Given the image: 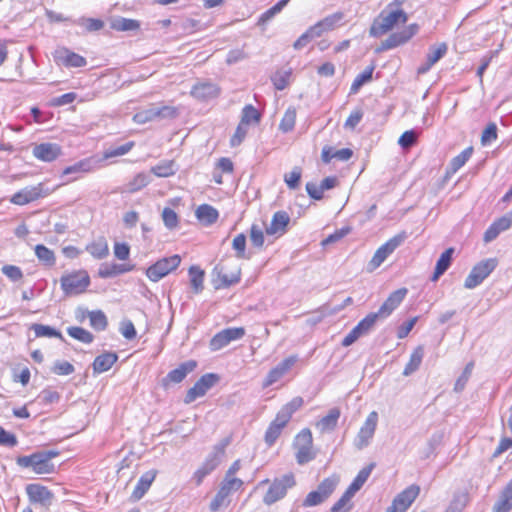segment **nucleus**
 I'll use <instances>...</instances> for the list:
<instances>
[{"instance_id": "obj_1", "label": "nucleus", "mask_w": 512, "mask_h": 512, "mask_svg": "<svg viewBox=\"0 0 512 512\" xmlns=\"http://www.w3.org/2000/svg\"><path fill=\"white\" fill-rule=\"evenodd\" d=\"M408 18V14L403 8V0H393L387 4L373 20L369 29V34L372 37H380L391 32L376 49L377 52L405 45L419 32L417 23L406 25Z\"/></svg>"}, {"instance_id": "obj_2", "label": "nucleus", "mask_w": 512, "mask_h": 512, "mask_svg": "<svg viewBox=\"0 0 512 512\" xmlns=\"http://www.w3.org/2000/svg\"><path fill=\"white\" fill-rule=\"evenodd\" d=\"M303 405L304 399L301 396H295L281 406L264 433V442L268 447L276 443L283 430L291 421L294 413L300 410Z\"/></svg>"}, {"instance_id": "obj_3", "label": "nucleus", "mask_w": 512, "mask_h": 512, "mask_svg": "<svg viewBox=\"0 0 512 512\" xmlns=\"http://www.w3.org/2000/svg\"><path fill=\"white\" fill-rule=\"evenodd\" d=\"M59 455L56 450L39 451L30 455L19 456L16 458V464L21 468H29L37 475L53 474L56 471L52 462Z\"/></svg>"}, {"instance_id": "obj_4", "label": "nucleus", "mask_w": 512, "mask_h": 512, "mask_svg": "<svg viewBox=\"0 0 512 512\" xmlns=\"http://www.w3.org/2000/svg\"><path fill=\"white\" fill-rule=\"evenodd\" d=\"M296 477L293 472H288L273 480L268 478L260 481L259 486L267 485V490L263 495L262 501L270 506L286 497L288 490L296 486Z\"/></svg>"}, {"instance_id": "obj_5", "label": "nucleus", "mask_w": 512, "mask_h": 512, "mask_svg": "<svg viewBox=\"0 0 512 512\" xmlns=\"http://www.w3.org/2000/svg\"><path fill=\"white\" fill-rule=\"evenodd\" d=\"M59 282L63 294L71 297L86 293L91 285V278L87 270L76 269L64 272Z\"/></svg>"}, {"instance_id": "obj_6", "label": "nucleus", "mask_w": 512, "mask_h": 512, "mask_svg": "<svg viewBox=\"0 0 512 512\" xmlns=\"http://www.w3.org/2000/svg\"><path fill=\"white\" fill-rule=\"evenodd\" d=\"M244 486L238 485L235 481L222 480L220 485L209 503L210 512H219L230 506L232 503V495L242 491Z\"/></svg>"}, {"instance_id": "obj_7", "label": "nucleus", "mask_w": 512, "mask_h": 512, "mask_svg": "<svg viewBox=\"0 0 512 512\" xmlns=\"http://www.w3.org/2000/svg\"><path fill=\"white\" fill-rule=\"evenodd\" d=\"M497 264L496 258H489L478 262L466 277L464 287L473 289L480 285L495 270Z\"/></svg>"}, {"instance_id": "obj_8", "label": "nucleus", "mask_w": 512, "mask_h": 512, "mask_svg": "<svg viewBox=\"0 0 512 512\" xmlns=\"http://www.w3.org/2000/svg\"><path fill=\"white\" fill-rule=\"evenodd\" d=\"M180 263L181 257L178 254L161 258L147 268L146 276L150 281L157 282L172 271L176 270Z\"/></svg>"}, {"instance_id": "obj_9", "label": "nucleus", "mask_w": 512, "mask_h": 512, "mask_svg": "<svg viewBox=\"0 0 512 512\" xmlns=\"http://www.w3.org/2000/svg\"><path fill=\"white\" fill-rule=\"evenodd\" d=\"M219 287L228 288L241 279V268L230 258L222 260L215 268Z\"/></svg>"}, {"instance_id": "obj_10", "label": "nucleus", "mask_w": 512, "mask_h": 512, "mask_svg": "<svg viewBox=\"0 0 512 512\" xmlns=\"http://www.w3.org/2000/svg\"><path fill=\"white\" fill-rule=\"evenodd\" d=\"M420 494V486L411 484L399 492L385 512H407Z\"/></svg>"}, {"instance_id": "obj_11", "label": "nucleus", "mask_w": 512, "mask_h": 512, "mask_svg": "<svg viewBox=\"0 0 512 512\" xmlns=\"http://www.w3.org/2000/svg\"><path fill=\"white\" fill-rule=\"evenodd\" d=\"M54 189L45 188L43 183L35 186L25 187L12 195L10 202L15 205L23 206L50 195Z\"/></svg>"}, {"instance_id": "obj_12", "label": "nucleus", "mask_w": 512, "mask_h": 512, "mask_svg": "<svg viewBox=\"0 0 512 512\" xmlns=\"http://www.w3.org/2000/svg\"><path fill=\"white\" fill-rule=\"evenodd\" d=\"M219 381V376L214 373L202 375L194 385L186 392L184 402L190 404L203 397Z\"/></svg>"}, {"instance_id": "obj_13", "label": "nucleus", "mask_w": 512, "mask_h": 512, "mask_svg": "<svg viewBox=\"0 0 512 512\" xmlns=\"http://www.w3.org/2000/svg\"><path fill=\"white\" fill-rule=\"evenodd\" d=\"M297 361L298 358L296 355H291L284 358L279 364L272 367L268 371L261 382V387L263 389H267L268 387L280 381L291 370Z\"/></svg>"}, {"instance_id": "obj_14", "label": "nucleus", "mask_w": 512, "mask_h": 512, "mask_svg": "<svg viewBox=\"0 0 512 512\" xmlns=\"http://www.w3.org/2000/svg\"><path fill=\"white\" fill-rule=\"evenodd\" d=\"M25 493L31 504L49 507L54 501V493L45 485L30 483L25 487Z\"/></svg>"}, {"instance_id": "obj_15", "label": "nucleus", "mask_w": 512, "mask_h": 512, "mask_svg": "<svg viewBox=\"0 0 512 512\" xmlns=\"http://www.w3.org/2000/svg\"><path fill=\"white\" fill-rule=\"evenodd\" d=\"M246 331L243 327L226 328L216 333L210 340L209 346L212 351H218L230 342L244 337Z\"/></svg>"}, {"instance_id": "obj_16", "label": "nucleus", "mask_w": 512, "mask_h": 512, "mask_svg": "<svg viewBox=\"0 0 512 512\" xmlns=\"http://www.w3.org/2000/svg\"><path fill=\"white\" fill-rule=\"evenodd\" d=\"M405 232L399 233L381 245L370 260L372 269L379 267L386 258L405 240Z\"/></svg>"}, {"instance_id": "obj_17", "label": "nucleus", "mask_w": 512, "mask_h": 512, "mask_svg": "<svg viewBox=\"0 0 512 512\" xmlns=\"http://www.w3.org/2000/svg\"><path fill=\"white\" fill-rule=\"evenodd\" d=\"M290 220V216L286 211L280 210L275 212L271 218L270 225L265 229L266 236L273 237L274 239L282 237L288 231Z\"/></svg>"}, {"instance_id": "obj_18", "label": "nucleus", "mask_w": 512, "mask_h": 512, "mask_svg": "<svg viewBox=\"0 0 512 512\" xmlns=\"http://www.w3.org/2000/svg\"><path fill=\"white\" fill-rule=\"evenodd\" d=\"M378 423V413L372 411L368 414L364 424L359 429L356 438V447L362 449L366 447L373 438Z\"/></svg>"}, {"instance_id": "obj_19", "label": "nucleus", "mask_w": 512, "mask_h": 512, "mask_svg": "<svg viewBox=\"0 0 512 512\" xmlns=\"http://www.w3.org/2000/svg\"><path fill=\"white\" fill-rule=\"evenodd\" d=\"M221 88L212 82H197L191 87L190 95L198 101H209L220 95Z\"/></svg>"}, {"instance_id": "obj_20", "label": "nucleus", "mask_w": 512, "mask_h": 512, "mask_svg": "<svg viewBox=\"0 0 512 512\" xmlns=\"http://www.w3.org/2000/svg\"><path fill=\"white\" fill-rule=\"evenodd\" d=\"M33 156L42 162H53L62 154V148L57 143H40L33 147Z\"/></svg>"}, {"instance_id": "obj_21", "label": "nucleus", "mask_w": 512, "mask_h": 512, "mask_svg": "<svg viewBox=\"0 0 512 512\" xmlns=\"http://www.w3.org/2000/svg\"><path fill=\"white\" fill-rule=\"evenodd\" d=\"M407 293L408 290L404 287L390 293L377 311L380 319H385L390 316L392 312L398 308L402 301L405 299Z\"/></svg>"}, {"instance_id": "obj_22", "label": "nucleus", "mask_w": 512, "mask_h": 512, "mask_svg": "<svg viewBox=\"0 0 512 512\" xmlns=\"http://www.w3.org/2000/svg\"><path fill=\"white\" fill-rule=\"evenodd\" d=\"M157 475L158 471L156 469H151L143 473L131 493V499L133 501H139L142 499L149 491Z\"/></svg>"}, {"instance_id": "obj_23", "label": "nucleus", "mask_w": 512, "mask_h": 512, "mask_svg": "<svg viewBox=\"0 0 512 512\" xmlns=\"http://www.w3.org/2000/svg\"><path fill=\"white\" fill-rule=\"evenodd\" d=\"M197 367V362L195 360H188L186 362L181 363L177 368L171 370L167 376L164 378V385H169L170 383H180L182 382L186 376L193 372Z\"/></svg>"}, {"instance_id": "obj_24", "label": "nucleus", "mask_w": 512, "mask_h": 512, "mask_svg": "<svg viewBox=\"0 0 512 512\" xmlns=\"http://www.w3.org/2000/svg\"><path fill=\"white\" fill-rule=\"evenodd\" d=\"M512 225V215H504L496 219L485 231L483 235V241L489 243L497 238V236L508 230Z\"/></svg>"}, {"instance_id": "obj_25", "label": "nucleus", "mask_w": 512, "mask_h": 512, "mask_svg": "<svg viewBox=\"0 0 512 512\" xmlns=\"http://www.w3.org/2000/svg\"><path fill=\"white\" fill-rule=\"evenodd\" d=\"M55 57L59 63L68 68L83 67L87 63L86 59L83 56L67 48H61L57 50Z\"/></svg>"}, {"instance_id": "obj_26", "label": "nucleus", "mask_w": 512, "mask_h": 512, "mask_svg": "<svg viewBox=\"0 0 512 512\" xmlns=\"http://www.w3.org/2000/svg\"><path fill=\"white\" fill-rule=\"evenodd\" d=\"M448 47L446 43H441L435 47L431 48V52L427 55V60L424 64L418 67V74L427 73L431 67L436 64L446 53Z\"/></svg>"}, {"instance_id": "obj_27", "label": "nucleus", "mask_w": 512, "mask_h": 512, "mask_svg": "<svg viewBox=\"0 0 512 512\" xmlns=\"http://www.w3.org/2000/svg\"><path fill=\"white\" fill-rule=\"evenodd\" d=\"M196 219L206 225L210 226L217 222L219 218V212L216 208L209 204H201L195 210Z\"/></svg>"}, {"instance_id": "obj_28", "label": "nucleus", "mask_w": 512, "mask_h": 512, "mask_svg": "<svg viewBox=\"0 0 512 512\" xmlns=\"http://www.w3.org/2000/svg\"><path fill=\"white\" fill-rule=\"evenodd\" d=\"M118 355L114 352H104L98 355L92 364L94 373L100 374L108 371L117 362Z\"/></svg>"}, {"instance_id": "obj_29", "label": "nucleus", "mask_w": 512, "mask_h": 512, "mask_svg": "<svg viewBox=\"0 0 512 512\" xmlns=\"http://www.w3.org/2000/svg\"><path fill=\"white\" fill-rule=\"evenodd\" d=\"M234 163L228 157L219 158L214 164L213 180L216 184L221 185L223 183V174H233Z\"/></svg>"}, {"instance_id": "obj_30", "label": "nucleus", "mask_w": 512, "mask_h": 512, "mask_svg": "<svg viewBox=\"0 0 512 512\" xmlns=\"http://www.w3.org/2000/svg\"><path fill=\"white\" fill-rule=\"evenodd\" d=\"M342 18V13H335L318 21L315 25L311 26L314 31V35L320 37L324 32L334 29L336 25L342 20Z\"/></svg>"}, {"instance_id": "obj_31", "label": "nucleus", "mask_w": 512, "mask_h": 512, "mask_svg": "<svg viewBox=\"0 0 512 512\" xmlns=\"http://www.w3.org/2000/svg\"><path fill=\"white\" fill-rule=\"evenodd\" d=\"M454 253V248L450 247L446 249L439 257L436 262L434 273L431 277V281L436 282L440 276H442L450 267L452 263V256Z\"/></svg>"}, {"instance_id": "obj_32", "label": "nucleus", "mask_w": 512, "mask_h": 512, "mask_svg": "<svg viewBox=\"0 0 512 512\" xmlns=\"http://www.w3.org/2000/svg\"><path fill=\"white\" fill-rule=\"evenodd\" d=\"M86 250L95 259H104L109 255V246L104 237L93 240L86 246Z\"/></svg>"}, {"instance_id": "obj_33", "label": "nucleus", "mask_w": 512, "mask_h": 512, "mask_svg": "<svg viewBox=\"0 0 512 512\" xmlns=\"http://www.w3.org/2000/svg\"><path fill=\"white\" fill-rule=\"evenodd\" d=\"M218 466V461L215 458H207L202 465L194 472L193 480L196 486H200L205 477L211 474Z\"/></svg>"}, {"instance_id": "obj_34", "label": "nucleus", "mask_w": 512, "mask_h": 512, "mask_svg": "<svg viewBox=\"0 0 512 512\" xmlns=\"http://www.w3.org/2000/svg\"><path fill=\"white\" fill-rule=\"evenodd\" d=\"M340 415L341 411L339 408H332L327 415L316 423V427L319 428L321 432L331 431L337 426Z\"/></svg>"}, {"instance_id": "obj_35", "label": "nucleus", "mask_w": 512, "mask_h": 512, "mask_svg": "<svg viewBox=\"0 0 512 512\" xmlns=\"http://www.w3.org/2000/svg\"><path fill=\"white\" fill-rule=\"evenodd\" d=\"M188 273L193 292L195 294L201 293L204 289L205 271L197 265H192Z\"/></svg>"}, {"instance_id": "obj_36", "label": "nucleus", "mask_w": 512, "mask_h": 512, "mask_svg": "<svg viewBox=\"0 0 512 512\" xmlns=\"http://www.w3.org/2000/svg\"><path fill=\"white\" fill-rule=\"evenodd\" d=\"M34 253L38 261L47 267H53L56 264V255L53 250L43 244H37L34 247Z\"/></svg>"}, {"instance_id": "obj_37", "label": "nucleus", "mask_w": 512, "mask_h": 512, "mask_svg": "<svg viewBox=\"0 0 512 512\" xmlns=\"http://www.w3.org/2000/svg\"><path fill=\"white\" fill-rule=\"evenodd\" d=\"M423 356L424 348L423 346L419 345L412 351L409 361L403 370V375L408 376L418 370L422 363Z\"/></svg>"}, {"instance_id": "obj_38", "label": "nucleus", "mask_w": 512, "mask_h": 512, "mask_svg": "<svg viewBox=\"0 0 512 512\" xmlns=\"http://www.w3.org/2000/svg\"><path fill=\"white\" fill-rule=\"evenodd\" d=\"M151 173L160 178L172 177L176 173V163L174 160H164L151 167Z\"/></svg>"}, {"instance_id": "obj_39", "label": "nucleus", "mask_w": 512, "mask_h": 512, "mask_svg": "<svg viewBox=\"0 0 512 512\" xmlns=\"http://www.w3.org/2000/svg\"><path fill=\"white\" fill-rule=\"evenodd\" d=\"M374 70L375 65L371 64L358 74L351 84L350 93H357L364 84L370 82L372 80Z\"/></svg>"}, {"instance_id": "obj_40", "label": "nucleus", "mask_w": 512, "mask_h": 512, "mask_svg": "<svg viewBox=\"0 0 512 512\" xmlns=\"http://www.w3.org/2000/svg\"><path fill=\"white\" fill-rule=\"evenodd\" d=\"M374 467H375V463H370L366 467L362 468L358 472V474L356 475V477L354 478L352 483L348 486L347 490L351 491L353 494H355L357 491H359L362 488V486L364 485V483L367 481V479L369 478Z\"/></svg>"}, {"instance_id": "obj_41", "label": "nucleus", "mask_w": 512, "mask_h": 512, "mask_svg": "<svg viewBox=\"0 0 512 512\" xmlns=\"http://www.w3.org/2000/svg\"><path fill=\"white\" fill-rule=\"evenodd\" d=\"M338 483H339V476L332 475V476H329V477L323 479L317 486V490L327 500L332 495V493L335 491Z\"/></svg>"}, {"instance_id": "obj_42", "label": "nucleus", "mask_w": 512, "mask_h": 512, "mask_svg": "<svg viewBox=\"0 0 512 512\" xmlns=\"http://www.w3.org/2000/svg\"><path fill=\"white\" fill-rule=\"evenodd\" d=\"M354 495L355 494L346 489L341 497L333 504L330 512H349L353 507L352 498Z\"/></svg>"}, {"instance_id": "obj_43", "label": "nucleus", "mask_w": 512, "mask_h": 512, "mask_svg": "<svg viewBox=\"0 0 512 512\" xmlns=\"http://www.w3.org/2000/svg\"><path fill=\"white\" fill-rule=\"evenodd\" d=\"M297 117V110L295 107H288L279 123V129L284 132H290L294 129Z\"/></svg>"}, {"instance_id": "obj_44", "label": "nucleus", "mask_w": 512, "mask_h": 512, "mask_svg": "<svg viewBox=\"0 0 512 512\" xmlns=\"http://www.w3.org/2000/svg\"><path fill=\"white\" fill-rule=\"evenodd\" d=\"M110 28L115 31H136L140 28V22L135 19L118 18L110 23Z\"/></svg>"}, {"instance_id": "obj_45", "label": "nucleus", "mask_w": 512, "mask_h": 512, "mask_svg": "<svg viewBox=\"0 0 512 512\" xmlns=\"http://www.w3.org/2000/svg\"><path fill=\"white\" fill-rule=\"evenodd\" d=\"M67 333L73 339L84 344H90L94 340V336L90 331L79 326L68 327Z\"/></svg>"}, {"instance_id": "obj_46", "label": "nucleus", "mask_w": 512, "mask_h": 512, "mask_svg": "<svg viewBox=\"0 0 512 512\" xmlns=\"http://www.w3.org/2000/svg\"><path fill=\"white\" fill-rule=\"evenodd\" d=\"M265 230L258 225L252 224L249 230V238L253 247L257 249H262L265 243Z\"/></svg>"}, {"instance_id": "obj_47", "label": "nucleus", "mask_w": 512, "mask_h": 512, "mask_svg": "<svg viewBox=\"0 0 512 512\" xmlns=\"http://www.w3.org/2000/svg\"><path fill=\"white\" fill-rule=\"evenodd\" d=\"M93 171V166L91 164V158L82 159L73 165L67 166L64 168L62 174L69 175L73 173H90Z\"/></svg>"}, {"instance_id": "obj_48", "label": "nucleus", "mask_w": 512, "mask_h": 512, "mask_svg": "<svg viewBox=\"0 0 512 512\" xmlns=\"http://www.w3.org/2000/svg\"><path fill=\"white\" fill-rule=\"evenodd\" d=\"M31 330L34 331V334L37 338L40 337H48V338H58L60 340H63V336L60 331H57L56 329L43 324H33L31 326Z\"/></svg>"}, {"instance_id": "obj_49", "label": "nucleus", "mask_w": 512, "mask_h": 512, "mask_svg": "<svg viewBox=\"0 0 512 512\" xmlns=\"http://www.w3.org/2000/svg\"><path fill=\"white\" fill-rule=\"evenodd\" d=\"M89 322L92 328L103 331L108 326L106 315L101 310L91 311L88 313Z\"/></svg>"}, {"instance_id": "obj_50", "label": "nucleus", "mask_w": 512, "mask_h": 512, "mask_svg": "<svg viewBox=\"0 0 512 512\" xmlns=\"http://www.w3.org/2000/svg\"><path fill=\"white\" fill-rule=\"evenodd\" d=\"M260 121V113L252 105H246L242 111V117L240 120L241 125L247 128L250 123H258Z\"/></svg>"}, {"instance_id": "obj_51", "label": "nucleus", "mask_w": 512, "mask_h": 512, "mask_svg": "<svg viewBox=\"0 0 512 512\" xmlns=\"http://www.w3.org/2000/svg\"><path fill=\"white\" fill-rule=\"evenodd\" d=\"M473 154V147H467L460 154L455 156L450 162L451 172L455 173L461 167H463L466 162L471 158Z\"/></svg>"}, {"instance_id": "obj_52", "label": "nucleus", "mask_w": 512, "mask_h": 512, "mask_svg": "<svg viewBox=\"0 0 512 512\" xmlns=\"http://www.w3.org/2000/svg\"><path fill=\"white\" fill-rule=\"evenodd\" d=\"M135 146L134 141H129L121 146H118L116 148H111L103 153V159L108 160L115 157L123 156L127 153H129Z\"/></svg>"}, {"instance_id": "obj_53", "label": "nucleus", "mask_w": 512, "mask_h": 512, "mask_svg": "<svg viewBox=\"0 0 512 512\" xmlns=\"http://www.w3.org/2000/svg\"><path fill=\"white\" fill-rule=\"evenodd\" d=\"M498 138V128L494 122H490L486 125L482 131L480 142L482 146L489 145L496 141Z\"/></svg>"}, {"instance_id": "obj_54", "label": "nucleus", "mask_w": 512, "mask_h": 512, "mask_svg": "<svg viewBox=\"0 0 512 512\" xmlns=\"http://www.w3.org/2000/svg\"><path fill=\"white\" fill-rule=\"evenodd\" d=\"M154 120L156 119H174L179 115V110L175 106L164 105L159 108H152Z\"/></svg>"}, {"instance_id": "obj_55", "label": "nucleus", "mask_w": 512, "mask_h": 512, "mask_svg": "<svg viewBox=\"0 0 512 512\" xmlns=\"http://www.w3.org/2000/svg\"><path fill=\"white\" fill-rule=\"evenodd\" d=\"M149 183V179L147 175L143 172L136 174L132 180L127 184V191L129 193L137 192L144 187H146Z\"/></svg>"}, {"instance_id": "obj_56", "label": "nucleus", "mask_w": 512, "mask_h": 512, "mask_svg": "<svg viewBox=\"0 0 512 512\" xmlns=\"http://www.w3.org/2000/svg\"><path fill=\"white\" fill-rule=\"evenodd\" d=\"M378 319H380L378 313L371 312L367 314L362 320H360L356 327L364 335L374 327Z\"/></svg>"}, {"instance_id": "obj_57", "label": "nucleus", "mask_w": 512, "mask_h": 512, "mask_svg": "<svg viewBox=\"0 0 512 512\" xmlns=\"http://www.w3.org/2000/svg\"><path fill=\"white\" fill-rule=\"evenodd\" d=\"M294 447L296 449V460L298 464L302 465L314 459L315 453L313 451V446Z\"/></svg>"}, {"instance_id": "obj_58", "label": "nucleus", "mask_w": 512, "mask_h": 512, "mask_svg": "<svg viewBox=\"0 0 512 512\" xmlns=\"http://www.w3.org/2000/svg\"><path fill=\"white\" fill-rule=\"evenodd\" d=\"M291 71H277L272 77V83L277 90H284L290 82Z\"/></svg>"}, {"instance_id": "obj_59", "label": "nucleus", "mask_w": 512, "mask_h": 512, "mask_svg": "<svg viewBox=\"0 0 512 512\" xmlns=\"http://www.w3.org/2000/svg\"><path fill=\"white\" fill-rule=\"evenodd\" d=\"M232 248L239 259H246V236L243 233L237 234L232 240Z\"/></svg>"}, {"instance_id": "obj_60", "label": "nucleus", "mask_w": 512, "mask_h": 512, "mask_svg": "<svg viewBox=\"0 0 512 512\" xmlns=\"http://www.w3.org/2000/svg\"><path fill=\"white\" fill-rule=\"evenodd\" d=\"M162 220H163L165 226L169 229H174L179 224V217H178L177 213L169 207H165L163 209Z\"/></svg>"}, {"instance_id": "obj_61", "label": "nucleus", "mask_w": 512, "mask_h": 512, "mask_svg": "<svg viewBox=\"0 0 512 512\" xmlns=\"http://www.w3.org/2000/svg\"><path fill=\"white\" fill-rule=\"evenodd\" d=\"M241 469V461L235 460L226 471L224 478L222 480L225 481H235L240 486H244V481L236 476V473Z\"/></svg>"}, {"instance_id": "obj_62", "label": "nucleus", "mask_w": 512, "mask_h": 512, "mask_svg": "<svg viewBox=\"0 0 512 512\" xmlns=\"http://www.w3.org/2000/svg\"><path fill=\"white\" fill-rule=\"evenodd\" d=\"M1 271L7 278H9L13 282H19L24 277L21 268L16 265H4Z\"/></svg>"}, {"instance_id": "obj_63", "label": "nucleus", "mask_w": 512, "mask_h": 512, "mask_svg": "<svg viewBox=\"0 0 512 512\" xmlns=\"http://www.w3.org/2000/svg\"><path fill=\"white\" fill-rule=\"evenodd\" d=\"M79 23L86 32L99 31L105 25L101 19L96 18H82Z\"/></svg>"}, {"instance_id": "obj_64", "label": "nucleus", "mask_w": 512, "mask_h": 512, "mask_svg": "<svg viewBox=\"0 0 512 512\" xmlns=\"http://www.w3.org/2000/svg\"><path fill=\"white\" fill-rule=\"evenodd\" d=\"M326 499L322 496L319 491L313 490L309 492L302 502L303 507H314L325 502Z\"/></svg>"}]
</instances>
